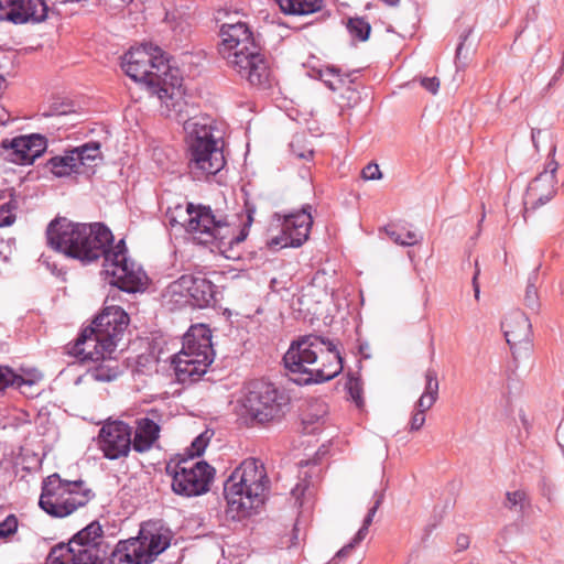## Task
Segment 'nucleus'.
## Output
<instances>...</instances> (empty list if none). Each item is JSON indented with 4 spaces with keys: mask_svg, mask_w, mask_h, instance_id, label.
Returning a JSON list of instances; mask_svg holds the SVG:
<instances>
[{
    "mask_svg": "<svg viewBox=\"0 0 564 564\" xmlns=\"http://www.w3.org/2000/svg\"><path fill=\"white\" fill-rule=\"evenodd\" d=\"M254 209L246 206V216L239 223L216 214L209 206L193 203L169 206L166 218L171 227H181L197 245H234L246 240L253 223Z\"/></svg>",
    "mask_w": 564,
    "mask_h": 564,
    "instance_id": "1",
    "label": "nucleus"
},
{
    "mask_svg": "<svg viewBox=\"0 0 564 564\" xmlns=\"http://www.w3.org/2000/svg\"><path fill=\"white\" fill-rule=\"evenodd\" d=\"M291 380L300 386L334 379L343 370V358L328 338L310 334L292 341L283 356Z\"/></svg>",
    "mask_w": 564,
    "mask_h": 564,
    "instance_id": "2",
    "label": "nucleus"
},
{
    "mask_svg": "<svg viewBox=\"0 0 564 564\" xmlns=\"http://www.w3.org/2000/svg\"><path fill=\"white\" fill-rule=\"evenodd\" d=\"M52 253H42L43 263L53 274L65 273L62 260L74 259L89 264L102 258L105 280L124 292H135L145 279L142 268L128 257V249H51Z\"/></svg>",
    "mask_w": 564,
    "mask_h": 564,
    "instance_id": "3",
    "label": "nucleus"
},
{
    "mask_svg": "<svg viewBox=\"0 0 564 564\" xmlns=\"http://www.w3.org/2000/svg\"><path fill=\"white\" fill-rule=\"evenodd\" d=\"M220 37L218 53L231 69L253 86H262L269 82L268 62L259 52L246 23L224 24Z\"/></svg>",
    "mask_w": 564,
    "mask_h": 564,
    "instance_id": "4",
    "label": "nucleus"
},
{
    "mask_svg": "<svg viewBox=\"0 0 564 564\" xmlns=\"http://www.w3.org/2000/svg\"><path fill=\"white\" fill-rule=\"evenodd\" d=\"M121 67L131 79L153 89L160 99L182 94V78L172 73L159 46L142 44L131 47L122 56Z\"/></svg>",
    "mask_w": 564,
    "mask_h": 564,
    "instance_id": "5",
    "label": "nucleus"
},
{
    "mask_svg": "<svg viewBox=\"0 0 564 564\" xmlns=\"http://www.w3.org/2000/svg\"><path fill=\"white\" fill-rule=\"evenodd\" d=\"M269 479L264 465L256 459H245L229 476L224 486L228 513L232 519L251 514L264 502Z\"/></svg>",
    "mask_w": 564,
    "mask_h": 564,
    "instance_id": "6",
    "label": "nucleus"
},
{
    "mask_svg": "<svg viewBox=\"0 0 564 564\" xmlns=\"http://www.w3.org/2000/svg\"><path fill=\"white\" fill-rule=\"evenodd\" d=\"M213 360L212 330L204 324L191 326L183 337L182 349L172 360L177 381H197Z\"/></svg>",
    "mask_w": 564,
    "mask_h": 564,
    "instance_id": "7",
    "label": "nucleus"
},
{
    "mask_svg": "<svg viewBox=\"0 0 564 564\" xmlns=\"http://www.w3.org/2000/svg\"><path fill=\"white\" fill-rule=\"evenodd\" d=\"M128 324L129 316L120 306L105 307L91 325L80 333L75 344L76 354L83 359H94L95 352L90 348L115 351Z\"/></svg>",
    "mask_w": 564,
    "mask_h": 564,
    "instance_id": "8",
    "label": "nucleus"
},
{
    "mask_svg": "<svg viewBox=\"0 0 564 564\" xmlns=\"http://www.w3.org/2000/svg\"><path fill=\"white\" fill-rule=\"evenodd\" d=\"M101 525L94 521L77 532L67 544L54 546L47 564H106L108 544Z\"/></svg>",
    "mask_w": 564,
    "mask_h": 564,
    "instance_id": "9",
    "label": "nucleus"
},
{
    "mask_svg": "<svg viewBox=\"0 0 564 564\" xmlns=\"http://www.w3.org/2000/svg\"><path fill=\"white\" fill-rule=\"evenodd\" d=\"M93 496L82 479L67 480L55 473L43 479L39 506L53 518H65L85 507Z\"/></svg>",
    "mask_w": 564,
    "mask_h": 564,
    "instance_id": "10",
    "label": "nucleus"
},
{
    "mask_svg": "<svg viewBox=\"0 0 564 564\" xmlns=\"http://www.w3.org/2000/svg\"><path fill=\"white\" fill-rule=\"evenodd\" d=\"M191 135V170L199 175H214L225 165L223 151L217 145L213 127L205 119H193L185 123Z\"/></svg>",
    "mask_w": 564,
    "mask_h": 564,
    "instance_id": "11",
    "label": "nucleus"
},
{
    "mask_svg": "<svg viewBox=\"0 0 564 564\" xmlns=\"http://www.w3.org/2000/svg\"><path fill=\"white\" fill-rule=\"evenodd\" d=\"M289 401V397L273 383L254 381L247 388L242 406L251 421L264 424L283 416Z\"/></svg>",
    "mask_w": 564,
    "mask_h": 564,
    "instance_id": "12",
    "label": "nucleus"
},
{
    "mask_svg": "<svg viewBox=\"0 0 564 564\" xmlns=\"http://www.w3.org/2000/svg\"><path fill=\"white\" fill-rule=\"evenodd\" d=\"M170 545L169 539L150 529L141 528L139 535L120 541L109 553L110 564H150Z\"/></svg>",
    "mask_w": 564,
    "mask_h": 564,
    "instance_id": "13",
    "label": "nucleus"
},
{
    "mask_svg": "<svg viewBox=\"0 0 564 564\" xmlns=\"http://www.w3.org/2000/svg\"><path fill=\"white\" fill-rule=\"evenodd\" d=\"M172 490L183 497L200 496L209 490L215 469L206 462H170L165 467Z\"/></svg>",
    "mask_w": 564,
    "mask_h": 564,
    "instance_id": "14",
    "label": "nucleus"
},
{
    "mask_svg": "<svg viewBox=\"0 0 564 564\" xmlns=\"http://www.w3.org/2000/svg\"><path fill=\"white\" fill-rule=\"evenodd\" d=\"M556 147H552L549 160L545 163L544 170L531 181L529 184L524 198V213L533 210L541 205H544L551 200L557 191V178L556 172L558 170V163L554 159Z\"/></svg>",
    "mask_w": 564,
    "mask_h": 564,
    "instance_id": "15",
    "label": "nucleus"
},
{
    "mask_svg": "<svg viewBox=\"0 0 564 564\" xmlns=\"http://www.w3.org/2000/svg\"><path fill=\"white\" fill-rule=\"evenodd\" d=\"M97 443L110 460L127 457L132 448V427L123 421H107L99 430Z\"/></svg>",
    "mask_w": 564,
    "mask_h": 564,
    "instance_id": "16",
    "label": "nucleus"
},
{
    "mask_svg": "<svg viewBox=\"0 0 564 564\" xmlns=\"http://www.w3.org/2000/svg\"><path fill=\"white\" fill-rule=\"evenodd\" d=\"M46 145V139L35 133L13 138L9 143L2 140V159L21 165L32 164Z\"/></svg>",
    "mask_w": 564,
    "mask_h": 564,
    "instance_id": "17",
    "label": "nucleus"
},
{
    "mask_svg": "<svg viewBox=\"0 0 564 564\" xmlns=\"http://www.w3.org/2000/svg\"><path fill=\"white\" fill-rule=\"evenodd\" d=\"M313 218L305 209L285 217L280 236L271 245L280 247H301L308 239Z\"/></svg>",
    "mask_w": 564,
    "mask_h": 564,
    "instance_id": "18",
    "label": "nucleus"
},
{
    "mask_svg": "<svg viewBox=\"0 0 564 564\" xmlns=\"http://www.w3.org/2000/svg\"><path fill=\"white\" fill-rule=\"evenodd\" d=\"M84 224H76L66 217L54 218L46 228L50 247H86Z\"/></svg>",
    "mask_w": 564,
    "mask_h": 564,
    "instance_id": "19",
    "label": "nucleus"
},
{
    "mask_svg": "<svg viewBox=\"0 0 564 564\" xmlns=\"http://www.w3.org/2000/svg\"><path fill=\"white\" fill-rule=\"evenodd\" d=\"M6 3L2 6V20L14 24L42 22L47 17L48 8L44 0H7Z\"/></svg>",
    "mask_w": 564,
    "mask_h": 564,
    "instance_id": "20",
    "label": "nucleus"
},
{
    "mask_svg": "<svg viewBox=\"0 0 564 564\" xmlns=\"http://www.w3.org/2000/svg\"><path fill=\"white\" fill-rule=\"evenodd\" d=\"M42 379L43 375L36 369H21V373H18L12 368L2 366V390L12 387L23 395L33 398L40 393L36 387Z\"/></svg>",
    "mask_w": 564,
    "mask_h": 564,
    "instance_id": "21",
    "label": "nucleus"
},
{
    "mask_svg": "<svg viewBox=\"0 0 564 564\" xmlns=\"http://www.w3.org/2000/svg\"><path fill=\"white\" fill-rule=\"evenodd\" d=\"M151 416L140 417L135 421L132 448L138 453L150 451L160 436L161 426L156 419L158 412L152 411Z\"/></svg>",
    "mask_w": 564,
    "mask_h": 564,
    "instance_id": "22",
    "label": "nucleus"
},
{
    "mask_svg": "<svg viewBox=\"0 0 564 564\" xmlns=\"http://www.w3.org/2000/svg\"><path fill=\"white\" fill-rule=\"evenodd\" d=\"M506 340L512 349L517 344L528 343L531 335V323L522 311L510 312L501 322Z\"/></svg>",
    "mask_w": 564,
    "mask_h": 564,
    "instance_id": "23",
    "label": "nucleus"
},
{
    "mask_svg": "<svg viewBox=\"0 0 564 564\" xmlns=\"http://www.w3.org/2000/svg\"><path fill=\"white\" fill-rule=\"evenodd\" d=\"M83 230L87 247H126L123 238L113 246V234L104 223L84 224Z\"/></svg>",
    "mask_w": 564,
    "mask_h": 564,
    "instance_id": "24",
    "label": "nucleus"
},
{
    "mask_svg": "<svg viewBox=\"0 0 564 564\" xmlns=\"http://www.w3.org/2000/svg\"><path fill=\"white\" fill-rule=\"evenodd\" d=\"M188 286L189 303L193 306L205 308L215 303L216 286L212 281L191 276Z\"/></svg>",
    "mask_w": 564,
    "mask_h": 564,
    "instance_id": "25",
    "label": "nucleus"
},
{
    "mask_svg": "<svg viewBox=\"0 0 564 564\" xmlns=\"http://www.w3.org/2000/svg\"><path fill=\"white\" fill-rule=\"evenodd\" d=\"M384 498V494L382 491H375L372 499L373 505L368 510L367 516L364 519L361 528L358 530L354 539L346 545H344L334 556L333 561L337 558H345L347 557L351 551L366 538L368 534V529L370 524L372 523L373 517L379 509L380 505L382 503Z\"/></svg>",
    "mask_w": 564,
    "mask_h": 564,
    "instance_id": "26",
    "label": "nucleus"
},
{
    "mask_svg": "<svg viewBox=\"0 0 564 564\" xmlns=\"http://www.w3.org/2000/svg\"><path fill=\"white\" fill-rule=\"evenodd\" d=\"M90 349L95 352L93 360L101 359V362L90 370V377L101 382L116 380L121 370L117 360L110 357L112 352L104 351L102 348H97V350Z\"/></svg>",
    "mask_w": 564,
    "mask_h": 564,
    "instance_id": "27",
    "label": "nucleus"
},
{
    "mask_svg": "<svg viewBox=\"0 0 564 564\" xmlns=\"http://www.w3.org/2000/svg\"><path fill=\"white\" fill-rule=\"evenodd\" d=\"M191 275H182L178 280L172 282L165 290L163 297L171 308L180 307L189 303L188 285Z\"/></svg>",
    "mask_w": 564,
    "mask_h": 564,
    "instance_id": "28",
    "label": "nucleus"
},
{
    "mask_svg": "<svg viewBox=\"0 0 564 564\" xmlns=\"http://www.w3.org/2000/svg\"><path fill=\"white\" fill-rule=\"evenodd\" d=\"M281 11L285 14L307 15L318 12L324 0H275Z\"/></svg>",
    "mask_w": 564,
    "mask_h": 564,
    "instance_id": "29",
    "label": "nucleus"
},
{
    "mask_svg": "<svg viewBox=\"0 0 564 564\" xmlns=\"http://www.w3.org/2000/svg\"><path fill=\"white\" fill-rule=\"evenodd\" d=\"M438 381L436 371L429 369L425 372V388L424 392L417 400L415 406L422 412L430 410L438 398Z\"/></svg>",
    "mask_w": 564,
    "mask_h": 564,
    "instance_id": "30",
    "label": "nucleus"
},
{
    "mask_svg": "<svg viewBox=\"0 0 564 564\" xmlns=\"http://www.w3.org/2000/svg\"><path fill=\"white\" fill-rule=\"evenodd\" d=\"M78 156H75L73 150L66 152L63 156L53 158L51 163L52 173L56 176H66L73 172H78L80 165L77 164Z\"/></svg>",
    "mask_w": 564,
    "mask_h": 564,
    "instance_id": "31",
    "label": "nucleus"
},
{
    "mask_svg": "<svg viewBox=\"0 0 564 564\" xmlns=\"http://www.w3.org/2000/svg\"><path fill=\"white\" fill-rule=\"evenodd\" d=\"M535 281L536 274L533 273V275H531L528 279V284L523 297V304L531 313L538 314L541 307V302L535 285Z\"/></svg>",
    "mask_w": 564,
    "mask_h": 564,
    "instance_id": "32",
    "label": "nucleus"
},
{
    "mask_svg": "<svg viewBox=\"0 0 564 564\" xmlns=\"http://www.w3.org/2000/svg\"><path fill=\"white\" fill-rule=\"evenodd\" d=\"M20 522L15 514L11 513L2 520V543L20 542Z\"/></svg>",
    "mask_w": 564,
    "mask_h": 564,
    "instance_id": "33",
    "label": "nucleus"
},
{
    "mask_svg": "<svg viewBox=\"0 0 564 564\" xmlns=\"http://www.w3.org/2000/svg\"><path fill=\"white\" fill-rule=\"evenodd\" d=\"M347 30L352 39L364 42L368 40L371 26L362 18H350L347 22Z\"/></svg>",
    "mask_w": 564,
    "mask_h": 564,
    "instance_id": "34",
    "label": "nucleus"
},
{
    "mask_svg": "<svg viewBox=\"0 0 564 564\" xmlns=\"http://www.w3.org/2000/svg\"><path fill=\"white\" fill-rule=\"evenodd\" d=\"M75 156H78L77 164L80 166L90 165L100 155L98 143H86L79 148L73 149Z\"/></svg>",
    "mask_w": 564,
    "mask_h": 564,
    "instance_id": "35",
    "label": "nucleus"
},
{
    "mask_svg": "<svg viewBox=\"0 0 564 564\" xmlns=\"http://www.w3.org/2000/svg\"><path fill=\"white\" fill-rule=\"evenodd\" d=\"M215 256L218 258V261L231 260L236 262L237 265L234 267L235 270L242 271L246 269L241 249H217Z\"/></svg>",
    "mask_w": 564,
    "mask_h": 564,
    "instance_id": "36",
    "label": "nucleus"
},
{
    "mask_svg": "<svg viewBox=\"0 0 564 564\" xmlns=\"http://www.w3.org/2000/svg\"><path fill=\"white\" fill-rule=\"evenodd\" d=\"M6 194L10 196V200L2 204V215L7 213L8 215L2 216V227L10 226L15 221V215L12 214L13 210L18 208V202L13 198L12 189L2 191V199L6 197Z\"/></svg>",
    "mask_w": 564,
    "mask_h": 564,
    "instance_id": "37",
    "label": "nucleus"
},
{
    "mask_svg": "<svg viewBox=\"0 0 564 564\" xmlns=\"http://www.w3.org/2000/svg\"><path fill=\"white\" fill-rule=\"evenodd\" d=\"M213 435H214V432L212 430H205L203 433H200L192 442L191 447L188 449L189 451V455L192 457L200 456L205 452V449H206L210 438L213 437Z\"/></svg>",
    "mask_w": 564,
    "mask_h": 564,
    "instance_id": "38",
    "label": "nucleus"
},
{
    "mask_svg": "<svg viewBox=\"0 0 564 564\" xmlns=\"http://www.w3.org/2000/svg\"><path fill=\"white\" fill-rule=\"evenodd\" d=\"M402 231L404 234L403 237H401V241H399V245L402 247H413L415 245H419L422 242L421 235L415 230H408L405 228H402Z\"/></svg>",
    "mask_w": 564,
    "mask_h": 564,
    "instance_id": "39",
    "label": "nucleus"
},
{
    "mask_svg": "<svg viewBox=\"0 0 564 564\" xmlns=\"http://www.w3.org/2000/svg\"><path fill=\"white\" fill-rule=\"evenodd\" d=\"M348 392L358 406L362 405V389L358 379L351 378L347 383Z\"/></svg>",
    "mask_w": 564,
    "mask_h": 564,
    "instance_id": "40",
    "label": "nucleus"
},
{
    "mask_svg": "<svg viewBox=\"0 0 564 564\" xmlns=\"http://www.w3.org/2000/svg\"><path fill=\"white\" fill-rule=\"evenodd\" d=\"M525 500V494L521 490L507 492V503L506 506L510 509H519L523 508V502Z\"/></svg>",
    "mask_w": 564,
    "mask_h": 564,
    "instance_id": "41",
    "label": "nucleus"
},
{
    "mask_svg": "<svg viewBox=\"0 0 564 564\" xmlns=\"http://www.w3.org/2000/svg\"><path fill=\"white\" fill-rule=\"evenodd\" d=\"M361 177L366 181H376L382 177L379 165L376 163L367 164L361 171Z\"/></svg>",
    "mask_w": 564,
    "mask_h": 564,
    "instance_id": "42",
    "label": "nucleus"
},
{
    "mask_svg": "<svg viewBox=\"0 0 564 564\" xmlns=\"http://www.w3.org/2000/svg\"><path fill=\"white\" fill-rule=\"evenodd\" d=\"M421 85L430 93L436 94L440 88V79L437 77H424Z\"/></svg>",
    "mask_w": 564,
    "mask_h": 564,
    "instance_id": "43",
    "label": "nucleus"
},
{
    "mask_svg": "<svg viewBox=\"0 0 564 564\" xmlns=\"http://www.w3.org/2000/svg\"><path fill=\"white\" fill-rule=\"evenodd\" d=\"M425 423V413L417 410L412 415L410 429L411 431H419Z\"/></svg>",
    "mask_w": 564,
    "mask_h": 564,
    "instance_id": "44",
    "label": "nucleus"
},
{
    "mask_svg": "<svg viewBox=\"0 0 564 564\" xmlns=\"http://www.w3.org/2000/svg\"><path fill=\"white\" fill-rule=\"evenodd\" d=\"M301 147V141L300 140H295L291 143V149H292V152L300 159H310L312 158L313 155V151L312 150H307V151H303V150H297V148Z\"/></svg>",
    "mask_w": 564,
    "mask_h": 564,
    "instance_id": "45",
    "label": "nucleus"
},
{
    "mask_svg": "<svg viewBox=\"0 0 564 564\" xmlns=\"http://www.w3.org/2000/svg\"><path fill=\"white\" fill-rule=\"evenodd\" d=\"M384 234L390 238V241L395 245H399V241H401V237L404 236L402 228L395 229L393 227L384 228Z\"/></svg>",
    "mask_w": 564,
    "mask_h": 564,
    "instance_id": "46",
    "label": "nucleus"
},
{
    "mask_svg": "<svg viewBox=\"0 0 564 564\" xmlns=\"http://www.w3.org/2000/svg\"><path fill=\"white\" fill-rule=\"evenodd\" d=\"M458 551H464L469 546V538L465 534H459L456 539Z\"/></svg>",
    "mask_w": 564,
    "mask_h": 564,
    "instance_id": "47",
    "label": "nucleus"
},
{
    "mask_svg": "<svg viewBox=\"0 0 564 564\" xmlns=\"http://www.w3.org/2000/svg\"><path fill=\"white\" fill-rule=\"evenodd\" d=\"M307 486L303 484H297L296 487L292 490V496L294 497L295 501L297 502L300 498L304 495Z\"/></svg>",
    "mask_w": 564,
    "mask_h": 564,
    "instance_id": "48",
    "label": "nucleus"
},
{
    "mask_svg": "<svg viewBox=\"0 0 564 564\" xmlns=\"http://www.w3.org/2000/svg\"><path fill=\"white\" fill-rule=\"evenodd\" d=\"M475 267H476V272H475L474 278H473V286H474L475 299L478 300L479 299L480 290H479V285L477 283V276L479 274V269H478V262L477 261L475 262Z\"/></svg>",
    "mask_w": 564,
    "mask_h": 564,
    "instance_id": "49",
    "label": "nucleus"
},
{
    "mask_svg": "<svg viewBox=\"0 0 564 564\" xmlns=\"http://www.w3.org/2000/svg\"><path fill=\"white\" fill-rule=\"evenodd\" d=\"M409 259L411 260V262L414 263L415 267L417 265L416 260H415V253L413 251L409 252Z\"/></svg>",
    "mask_w": 564,
    "mask_h": 564,
    "instance_id": "50",
    "label": "nucleus"
},
{
    "mask_svg": "<svg viewBox=\"0 0 564 564\" xmlns=\"http://www.w3.org/2000/svg\"><path fill=\"white\" fill-rule=\"evenodd\" d=\"M386 3H388L389 6H395L398 4L399 0H383Z\"/></svg>",
    "mask_w": 564,
    "mask_h": 564,
    "instance_id": "51",
    "label": "nucleus"
},
{
    "mask_svg": "<svg viewBox=\"0 0 564 564\" xmlns=\"http://www.w3.org/2000/svg\"><path fill=\"white\" fill-rule=\"evenodd\" d=\"M329 87H330V89H333V90H336V89H337V87H336L333 83H329Z\"/></svg>",
    "mask_w": 564,
    "mask_h": 564,
    "instance_id": "52",
    "label": "nucleus"
},
{
    "mask_svg": "<svg viewBox=\"0 0 564 564\" xmlns=\"http://www.w3.org/2000/svg\"><path fill=\"white\" fill-rule=\"evenodd\" d=\"M119 1L123 4V3H129V2H131L132 0H119Z\"/></svg>",
    "mask_w": 564,
    "mask_h": 564,
    "instance_id": "53",
    "label": "nucleus"
}]
</instances>
